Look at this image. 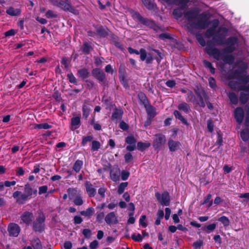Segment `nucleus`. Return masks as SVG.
Listing matches in <instances>:
<instances>
[{"mask_svg": "<svg viewBox=\"0 0 249 249\" xmlns=\"http://www.w3.org/2000/svg\"><path fill=\"white\" fill-rule=\"evenodd\" d=\"M33 246L35 249H41V245L39 239H37L35 240V243L33 244Z\"/></svg>", "mask_w": 249, "mask_h": 249, "instance_id": "60", "label": "nucleus"}, {"mask_svg": "<svg viewBox=\"0 0 249 249\" xmlns=\"http://www.w3.org/2000/svg\"><path fill=\"white\" fill-rule=\"evenodd\" d=\"M93 139L92 136H88L83 137L82 141V145L85 146L88 142L92 141Z\"/></svg>", "mask_w": 249, "mask_h": 249, "instance_id": "44", "label": "nucleus"}, {"mask_svg": "<svg viewBox=\"0 0 249 249\" xmlns=\"http://www.w3.org/2000/svg\"><path fill=\"white\" fill-rule=\"evenodd\" d=\"M45 219V217L44 214L41 212L39 213L38 217L33 224V227L35 231H41L42 229V224L44 223Z\"/></svg>", "mask_w": 249, "mask_h": 249, "instance_id": "5", "label": "nucleus"}, {"mask_svg": "<svg viewBox=\"0 0 249 249\" xmlns=\"http://www.w3.org/2000/svg\"><path fill=\"white\" fill-rule=\"evenodd\" d=\"M155 196L161 205L165 206L169 205L170 197L168 192H164L161 194L157 193L155 194Z\"/></svg>", "mask_w": 249, "mask_h": 249, "instance_id": "3", "label": "nucleus"}, {"mask_svg": "<svg viewBox=\"0 0 249 249\" xmlns=\"http://www.w3.org/2000/svg\"><path fill=\"white\" fill-rule=\"evenodd\" d=\"M101 146L100 143L97 141H93L92 142L91 150L95 151H97Z\"/></svg>", "mask_w": 249, "mask_h": 249, "instance_id": "40", "label": "nucleus"}, {"mask_svg": "<svg viewBox=\"0 0 249 249\" xmlns=\"http://www.w3.org/2000/svg\"><path fill=\"white\" fill-rule=\"evenodd\" d=\"M146 219V216L144 215H142L141 216L140 219V224L143 227H145L146 226V224L144 222Z\"/></svg>", "mask_w": 249, "mask_h": 249, "instance_id": "63", "label": "nucleus"}, {"mask_svg": "<svg viewBox=\"0 0 249 249\" xmlns=\"http://www.w3.org/2000/svg\"><path fill=\"white\" fill-rule=\"evenodd\" d=\"M184 17L193 28L203 29L209 25V22L205 18L201 15H198L195 11H187L184 14Z\"/></svg>", "mask_w": 249, "mask_h": 249, "instance_id": "2", "label": "nucleus"}, {"mask_svg": "<svg viewBox=\"0 0 249 249\" xmlns=\"http://www.w3.org/2000/svg\"><path fill=\"white\" fill-rule=\"evenodd\" d=\"M125 142L129 144H136V141L133 136H129L126 137Z\"/></svg>", "mask_w": 249, "mask_h": 249, "instance_id": "45", "label": "nucleus"}, {"mask_svg": "<svg viewBox=\"0 0 249 249\" xmlns=\"http://www.w3.org/2000/svg\"><path fill=\"white\" fill-rule=\"evenodd\" d=\"M168 146L171 152H175L180 149L181 144L178 141L170 139L168 141Z\"/></svg>", "mask_w": 249, "mask_h": 249, "instance_id": "12", "label": "nucleus"}, {"mask_svg": "<svg viewBox=\"0 0 249 249\" xmlns=\"http://www.w3.org/2000/svg\"><path fill=\"white\" fill-rule=\"evenodd\" d=\"M203 64L205 67L209 69L210 72L213 74L215 72V69L212 66V64L209 62V61H207V60H204L203 61Z\"/></svg>", "mask_w": 249, "mask_h": 249, "instance_id": "38", "label": "nucleus"}, {"mask_svg": "<svg viewBox=\"0 0 249 249\" xmlns=\"http://www.w3.org/2000/svg\"><path fill=\"white\" fill-rule=\"evenodd\" d=\"M105 220L108 225L117 224L119 222L118 217L114 212L107 213L105 218Z\"/></svg>", "mask_w": 249, "mask_h": 249, "instance_id": "9", "label": "nucleus"}, {"mask_svg": "<svg viewBox=\"0 0 249 249\" xmlns=\"http://www.w3.org/2000/svg\"><path fill=\"white\" fill-rule=\"evenodd\" d=\"M129 176V173L125 170H123L121 172V178L123 180H126Z\"/></svg>", "mask_w": 249, "mask_h": 249, "instance_id": "53", "label": "nucleus"}, {"mask_svg": "<svg viewBox=\"0 0 249 249\" xmlns=\"http://www.w3.org/2000/svg\"><path fill=\"white\" fill-rule=\"evenodd\" d=\"M212 197V195L211 194H208L207 196V197L206 198V199L204 200V201L203 202V204H206L208 202H209V204H208V207H210L212 205V201H210V199Z\"/></svg>", "mask_w": 249, "mask_h": 249, "instance_id": "55", "label": "nucleus"}, {"mask_svg": "<svg viewBox=\"0 0 249 249\" xmlns=\"http://www.w3.org/2000/svg\"><path fill=\"white\" fill-rule=\"evenodd\" d=\"M33 189L31 187L29 183L26 184L24 186L23 193L30 198L33 195Z\"/></svg>", "mask_w": 249, "mask_h": 249, "instance_id": "23", "label": "nucleus"}, {"mask_svg": "<svg viewBox=\"0 0 249 249\" xmlns=\"http://www.w3.org/2000/svg\"><path fill=\"white\" fill-rule=\"evenodd\" d=\"M196 37L200 44L202 46H205L206 45V42L203 37L199 34L196 35Z\"/></svg>", "mask_w": 249, "mask_h": 249, "instance_id": "49", "label": "nucleus"}, {"mask_svg": "<svg viewBox=\"0 0 249 249\" xmlns=\"http://www.w3.org/2000/svg\"><path fill=\"white\" fill-rule=\"evenodd\" d=\"M174 114L176 118L179 119L183 124H187V122L186 120L181 115V113L178 110H175Z\"/></svg>", "mask_w": 249, "mask_h": 249, "instance_id": "33", "label": "nucleus"}, {"mask_svg": "<svg viewBox=\"0 0 249 249\" xmlns=\"http://www.w3.org/2000/svg\"><path fill=\"white\" fill-rule=\"evenodd\" d=\"M178 109L185 113H188L191 110L190 106L185 102L179 104L178 106Z\"/></svg>", "mask_w": 249, "mask_h": 249, "instance_id": "22", "label": "nucleus"}, {"mask_svg": "<svg viewBox=\"0 0 249 249\" xmlns=\"http://www.w3.org/2000/svg\"><path fill=\"white\" fill-rule=\"evenodd\" d=\"M73 202L75 205L77 206H81L83 203L82 197L80 196H76L73 199Z\"/></svg>", "mask_w": 249, "mask_h": 249, "instance_id": "42", "label": "nucleus"}, {"mask_svg": "<svg viewBox=\"0 0 249 249\" xmlns=\"http://www.w3.org/2000/svg\"><path fill=\"white\" fill-rule=\"evenodd\" d=\"M135 16L136 18L143 24L147 25L150 27H153L155 26V23L153 21L149 19L143 18L138 13H136L135 14Z\"/></svg>", "mask_w": 249, "mask_h": 249, "instance_id": "13", "label": "nucleus"}, {"mask_svg": "<svg viewBox=\"0 0 249 249\" xmlns=\"http://www.w3.org/2000/svg\"><path fill=\"white\" fill-rule=\"evenodd\" d=\"M8 231L10 236L17 237L18 235L20 229L18 224L15 223H11L8 226Z\"/></svg>", "mask_w": 249, "mask_h": 249, "instance_id": "10", "label": "nucleus"}, {"mask_svg": "<svg viewBox=\"0 0 249 249\" xmlns=\"http://www.w3.org/2000/svg\"><path fill=\"white\" fill-rule=\"evenodd\" d=\"M98 246V242L96 240H94L89 245V248L90 249H96Z\"/></svg>", "mask_w": 249, "mask_h": 249, "instance_id": "64", "label": "nucleus"}, {"mask_svg": "<svg viewBox=\"0 0 249 249\" xmlns=\"http://www.w3.org/2000/svg\"><path fill=\"white\" fill-rule=\"evenodd\" d=\"M228 97L231 102L233 104H236L238 103V98L236 95L233 92H230L228 94Z\"/></svg>", "mask_w": 249, "mask_h": 249, "instance_id": "34", "label": "nucleus"}, {"mask_svg": "<svg viewBox=\"0 0 249 249\" xmlns=\"http://www.w3.org/2000/svg\"><path fill=\"white\" fill-rule=\"evenodd\" d=\"M218 221L221 222L224 226L227 227L230 225V221L229 219L225 216H222L218 219Z\"/></svg>", "mask_w": 249, "mask_h": 249, "instance_id": "36", "label": "nucleus"}, {"mask_svg": "<svg viewBox=\"0 0 249 249\" xmlns=\"http://www.w3.org/2000/svg\"><path fill=\"white\" fill-rule=\"evenodd\" d=\"M34 219L32 213L29 212H25L21 215V219L22 222L26 224H29Z\"/></svg>", "mask_w": 249, "mask_h": 249, "instance_id": "14", "label": "nucleus"}, {"mask_svg": "<svg viewBox=\"0 0 249 249\" xmlns=\"http://www.w3.org/2000/svg\"><path fill=\"white\" fill-rule=\"evenodd\" d=\"M83 165V161L80 160H77L75 162L73 169L76 172H78L81 170Z\"/></svg>", "mask_w": 249, "mask_h": 249, "instance_id": "32", "label": "nucleus"}, {"mask_svg": "<svg viewBox=\"0 0 249 249\" xmlns=\"http://www.w3.org/2000/svg\"><path fill=\"white\" fill-rule=\"evenodd\" d=\"M57 6L60 7L64 11H70L75 15H77L78 14L77 10L73 8L70 3L64 1L59 0Z\"/></svg>", "mask_w": 249, "mask_h": 249, "instance_id": "6", "label": "nucleus"}, {"mask_svg": "<svg viewBox=\"0 0 249 249\" xmlns=\"http://www.w3.org/2000/svg\"><path fill=\"white\" fill-rule=\"evenodd\" d=\"M149 142H138L137 143V148L141 151H143L150 146Z\"/></svg>", "mask_w": 249, "mask_h": 249, "instance_id": "29", "label": "nucleus"}, {"mask_svg": "<svg viewBox=\"0 0 249 249\" xmlns=\"http://www.w3.org/2000/svg\"><path fill=\"white\" fill-rule=\"evenodd\" d=\"M244 111L241 107H237L234 111V117L238 123L241 124L244 118Z\"/></svg>", "mask_w": 249, "mask_h": 249, "instance_id": "16", "label": "nucleus"}, {"mask_svg": "<svg viewBox=\"0 0 249 249\" xmlns=\"http://www.w3.org/2000/svg\"><path fill=\"white\" fill-rule=\"evenodd\" d=\"M83 234L86 238H89L91 234V231L89 229H85L83 231Z\"/></svg>", "mask_w": 249, "mask_h": 249, "instance_id": "61", "label": "nucleus"}, {"mask_svg": "<svg viewBox=\"0 0 249 249\" xmlns=\"http://www.w3.org/2000/svg\"><path fill=\"white\" fill-rule=\"evenodd\" d=\"M121 172L118 167L113 168L110 172V178L114 181H117L119 180Z\"/></svg>", "mask_w": 249, "mask_h": 249, "instance_id": "15", "label": "nucleus"}, {"mask_svg": "<svg viewBox=\"0 0 249 249\" xmlns=\"http://www.w3.org/2000/svg\"><path fill=\"white\" fill-rule=\"evenodd\" d=\"M86 191L90 197L94 196L96 194V190L91 184H88L86 186Z\"/></svg>", "mask_w": 249, "mask_h": 249, "instance_id": "25", "label": "nucleus"}, {"mask_svg": "<svg viewBox=\"0 0 249 249\" xmlns=\"http://www.w3.org/2000/svg\"><path fill=\"white\" fill-rule=\"evenodd\" d=\"M107 189L104 187H101L99 189L98 193L101 197L104 198L105 196V193Z\"/></svg>", "mask_w": 249, "mask_h": 249, "instance_id": "58", "label": "nucleus"}, {"mask_svg": "<svg viewBox=\"0 0 249 249\" xmlns=\"http://www.w3.org/2000/svg\"><path fill=\"white\" fill-rule=\"evenodd\" d=\"M157 217L155 221V224L159 225L160 223V220L163 218L164 212L162 210H159L157 213Z\"/></svg>", "mask_w": 249, "mask_h": 249, "instance_id": "30", "label": "nucleus"}, {"mask_svg": "<svg viewBox=\"0 0 249 249\" xmlns=\"http://www.w3.org/2000/svg\"><path fill=\"white\" fill-rule=\"evenodd\" d=\"M241 137L242 140L246 141L249 139V133L247 130H244L241 132Z\"/></svg>", "mask_w": 249, "mask_h": 249, "instance_id": "43", "label": "nucleus"}, {"mask_svg": "<svg viewBox=\"0 0 249 249\" xmlns=\"http://www.w3.org/2000/svg\"><path fill=\"white\" fill-rule=\"evenodd\" d=\"M173 14L176 18H179L182 16V12L181 9H176L173 11Z\"/></svg>", "mask_w": 249, "mask_h": 249, "instance_id": "47", "label": "nucleus"}, {"mask_svg": "<svg viewBox=\"0 0 249 249\" xmlns=\"http://www.w3.org/2000/svg\"><path fill=\"white\" fill-rule=\"evenodd\" d=\"M80 123V119L79 117H73L71 119V125L74 129L78 127Z\"/></svg>", "mask_w": 249, "mask_h": 249, "instance_id": "28", "label": "nucleus"}, {"mask_svg": "<svg viewBox=\"0 0 249 249\" xmlns=\"http://www.w3.org/2000/svg\"><path fill=\"white\" fill-rule=\"evenodd\" d=\"M207 127L209 131H210L211 132L213 131V124L212 120H209L207 121Z\"/></svg>", "mask_w": 249, "mask_h": 249, "instance_id": "62", "label": "nucleus"}, {"mask_svg": "<svg viewBox=\"0 0 249 249\" xmlns=\"http://www.w3.org/2000/svg\"><path fill=\"white\" fill-rule=\"evenodd\" d=\"M94 213V209L92 207H90L88 208L87 210L85 211H82L80 212V214L82 215L85 216L86 217H90Z\"/></svg>", "mask_w": 249, "mask_h": 249, "instance_id": "24", "label": "nucleus"}, {"mask_svg": "<svg viewBox=\"0 0 249 249\" xmlns=\"http://www.w3.org/2000/svg\"><path fill=\"white\" fill-rule=\"evenodd\" d=\"M144 5L148 9L151 10L154 8V4L150 0H142Z\"/></svg>", "mask_w": 249, "mask_h": 249, "instance_id": "35", "label": "nucleus"}, {"mask_svg": "<svg viewBox=\"0 0 249 249\" xmlns=\"http://www.w3.org/2000/svg\"><path fill=\"white\" fill-rule=\"evenodd\" d=\"M51 127V125H49L47 123L40 124H35L34 128L36 129H48Z\"/></svg>", "mask_w": 249, "mask_h": 249, "instance_id": "31", "label": "nucleus"}, {"mask_svg": "<svg viewBox=\"0 0 249 249\" xmlns=\"http://www.w3.org/2000/svg\"><path fill=\"white\" fill-rule=\"evenodd\" d=\"M153 146L155 149H160L165 143L166 140L165 135L161 134H158L155 135Z\"/></svg>", "mask_w": 249, "mask_h": 249, "instance_id": "4", "label": "nucleus"}, {"mask_svg": "<svg viewBox=\"0 0 249 249\" xmlns=\"http://www.w3.org/2000/svg\"><path fill=\"white\" fill-rule=\"evenodd\" d=\"M223 61L225 63L229 64H231L234 62V57L232 55H226L223 54Z\"/></svg>", "mask_w": 249, "mask_h": 249, "instance_id": "27", "label": "nucleus"}, {"mask_svg": "<svg viewBox=\"0 0 249 249\" xmlns=\"http://www.w3.org/2000/svg\"><path fill=\"white\" fill-rule=\"evenodd\" d=\"M202 245L203 241L201 240L197 241L193 244V247L195 249H199Z\"/></svg>", "mask_w": 249, "mask_h": 249, "instance_id": "57", "label": "nucleus"}, {"mask_svg": "<svg viewBox=\"0 0 249 249\" xmlns=\"http://www.w3.org/2000/svg\"><path fill=\"white\" fill-rule=\"evenodd\" d=\"M140 58L142 61L145 60L147 57V53L146 51L143 49H141L140 51Z\"/></svg>", "mask_w": 249, "mask_h": 249, "instance_id": "50", "label": "nucleus"}, {"mask_svg": "<svg viewBox=\"0 0 249 249\" xmlns=\"http://www.w3.org/2000/svg\"><path fill=\"white\" fill-rule=\"evenodd\" d=\"M132 239L136 242H140L141 241L142 239V238L141 235L139 233L137 235H136L135 234H133L131 236Z\"/></svg>", "mask_w": 249, "mask_h": 249, "instance_id": "56", "label": "nucleus"}, {"mask_svg": "<svg viewBox=\"0 0 249 249\" xmlns=\"http://www.w3.org/2000/svg\"><path fill=\"white\" fill-rule=\"evenodd\" d=\"M67 77L71 83H75L76 82V79L72 73L68 74Z\"/></svg>", "mask_w": 249, "mask_h": 249, "instance_id": "59", "label": "nucleus"}, {"mask_svg": "<svg viewBox=\"0 0 249 249\" xmlns=\"http://www.w3.org/2000/svg\"><path fill=\"white\" fill-rule=\"evenodd\" d=\"M92 74L96 79L100 81H103L105 78L104 72L98 69H94L92 71Z\"/></svg>", "mask_w": 249, "mask_h": 249, "instance_id": "17", "label": "nucleus"}, {"mask_svg": "<svg viewBox=\"0 0 249 249\" xmlns=\"http://www.w3.org/2000/svg\"><path fill=\"white\" fill-rule=\"evenodd\" d=\"M206 49L207 53L213 56L214 58L215 59L219 60L220 59L223 58L224 53H221L219 49L215 48L210 47H207Z\"/></svg>", "mask_w": 249, "mask_h": 249, "instance_id": "8", "label": "nucleus"}, {"mask_svg": "<svg viewBox=\"0 0 249 249\" xmlns=\"http://www.w3.org/2000/svg\"><path fill=\"white\" fill-rule=\"evenodd\" d=\"M124 111L121 108H115L112 112L111 119L115 123H117L122 119Z\"/></svg>", "mask_w": 249, "mask_h": 249, "instance_id": "11", "label": "nucleus"}, {"mask_svg": "<svg viewBox=\"0 0 249 249\" xmlns=\"http://www.w3.org/2000/svg\"><path fill=\"white\" fill-rule=\"evenodd\" d=\"M128 185V182H122L118 186L117 192L119 195L122 194Z\"/></svg>", "mask_w": 249, "mask_h": 249, "instance_id": "37", "label": "nucleus"}, {"mask_svg": "<svg viewBox=\"0 0 249 249\" xmlns=\"http://www.w3.org/2000/svg\"><path fill=\"white\" fill-rule=\"evenodd\" d=\"M83 117L87 118L89 116L90 111V106L89 104L85 103L82 107Z\"/></svg>", "mask_w": 249, "mask_h": 249, "instance_id": "20", "label": "nucleus"}, {"mask_svg": "<svg viewBox=\"0 0 249 249\" xmlns=\"http://www.w3.org/2000/svg\"><path fill=\"white\" fill-rule=\"evenodd\" d=\"M45 15L46 17L49 18H56L57 16L56 13H55L53 11L50 10H48L46 13Z\"/></svg>", "mask_w": 249, "mask_h": 249, "instance_id": "46", "label": "nucleus"}, {"mask_svg": "<svg viewBox=\"0 0 249 249\" xmlns=\"http://www.w3.org/2000/svg\"><path fill=\"white\" fill-rule=\"evenodd\" d=\"M13 197L16 199V202L19 204H23L28 200L30 199L24 193L20 191H16L13 194Z\"/></svg>", "mask_w": 249, "mask_h": 249, "instance_id": "7", "label": "nucleus"}, {"mask_svg": "<svg viewBox=\"0 0 249 249\" xmlns=\"http://www.w3.org/2000/svg\"><path fill=\"white\" fill-rule=\"evenodd\" d=\"M146 112L150 117H154L156 115V109L151 106L145 107Z\"/></svg>", "mask_w": 249, "mask_h": 249, "instance_id": "26", "label": "nucleus"}, {"mask_svg": "<svg viewBox=\"0 0 249 249\" xmlns=\"http://www.w3.org/2000/svg\"><path fill=\"white\" fill-rule=\"evenodd\" d=\"M139 99L142 104H145L147 102L146 97L145 94L142 92H140L138 95Z\"/></svg>", "mask_w": 249, "mask_h": 249, "instance_id": "48", "label": "nucleus"}, {"mask_svg": "<svg viewBox=\"0 0 249 249\" xmlns=\"http://www.w3.org/2000/svg\"><path fill=\"white\" fill-rule=\"evenodd\" d=\"M124 158L125 161L127 163L132 162V160H133L132 155L130 153H127L125 154Z\"/></svg>", "mask_w": 249, "mask_h": 249, "instance_id": "52", "label": "nucleus"}, {"mask_svg": "<svg viewBox=\"0 0 249 249\" xmlns=\"http://www.w3.org/2000/svg\"><path fill=\"white\" fill-rule=\"evenodd\" d=\"M217 25V22L214 23L212 27L206 31L205 36L208 38H210L212 36H213V39L217 44L227 45V47L223 50V53L232 52L234 50L233 46L236 42V38L230 37L226 40L225 37L227 36V30L225 28L221 27L216 32V28Z\"/></svg>", "mask_w": 249, "mask_h": 249, "instance_id": "1", "label": "nucleus"}, {"mask_svg": "<svg viewBox=\"0 0 249 249\" xmlns=\"http://www.w3.org/2000/svg\"><path fill=\"white\" fill-rule=\"evenodd\" d=\"M48 190V186L46 185L42 186L38 188V194L42 195L47 192Z\"/></svg>", "mask_w": 249, "mask_h": 249, "instance_id": "54", "label": "nucleus"}, {"mask_svg": "<svg viewBox=\"0 0 249 249\" xmlns=\"http://www.w3.org/2000/svg\"><path fill=\"white\" fill-rule=\"evenodd\" d=\"M91 50L92 47L88 43H84L82 47V50L84 53H89Z\"/></svg>", "mask_w": 249, "mask_h": 249, "instance_id": "39", "label": "nucleus"}, {"mask_svg": "<svg viewBox=\"0 0 249 249\" xmlns=\"http://www.w3.org/2000/svg\"><path fill=\"white\" fill-rule=\"evenodd\" d=\"M196 93L199 98V101L198 102V104L199 106L203 107H205V104L203 101V97L205 96V93H204V91L202 90L200 91L196 90Z\"/></svg>", "mask_w": 249, "mask_h": 249, "instance_id": "18", "label": "nucleus"}, {"mask_svg": "<svg viewBox=\"0 0 249 249\" xmlns=\"http://www.w3.org/2000/svg\"><path fill=\"white\" fill-rule=\"evenodd\" d=\"M77 74L80 78L84 79L89 76V72L87 69L83 68L78 70Z\"/></svg>", "mask_w": 249, "mask_h": 249, "instance_id": "21", "label": "nucleus"}, {"mask_svg": "<svg viewBox=\"0 0 249 249\" xmlns=\"http://www.w3.org/2000/svg\"><path fill=\"white\" fill-rule=\"evenodd\" d=\"M188 2V0H176L175 1V3L181 6L182 9L185 7V6Z\"/></svg>", "mask_w": 249, "mask_h": 249, "instance_id": "51", "label": "nucleus"}, {"mask_svg": "<svg viewBox=\"0 0 249 249\" xmlns=\"http://www.w3.org/2000/svg\"><path fill=\"white\" fill-rule=\"evenodd\" d=\"M240 101L242 104L246 103L248 101V96L244 92H241L240 95Z\"/></svg>", "mask_w": 249, "mask_h": 249, "instance_id": "41", "label": "nucleus"}, {"mask_svg": "<svg viewBox=\"0 0 249 249\" xmlns=\"http://www.w3.org/2000/svg\"><path fill=\"white\" fill-rule=\"evenodd\" d=\"M6 13L11 16H18L21 13V11L19 8H14L10 7L6 10Z\"/></svg>", "mask_w": 249, "mask_h": 249, "instance_id": "19", "label": "nucleus"}]
</instances>
